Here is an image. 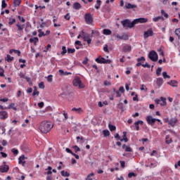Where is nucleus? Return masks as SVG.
Returning a JSON list of instances; mask_svg holds the SVG:
<instances>
[{
	"label": "nucleus",
	"mask_w": 180,
	"mask_h": 180,
	"mask_svg": "<svg viewBox=\"0 0 180 180\" xmlns=\"http://www.w3.org/2000/svg\"><path fill=\"white\" fill-rule=\"evenodd\" d=\"M72 148H74L75 153H78V151H81V148H79L78 146H72Z\"/></svg>",
	"instance_id": "45"
},
{
	"label": "nucleus",
	"mask_w": 180,
	"mask_h": 180,
	"mask_svg": "<svg viewBox=\"0 0 180 180\" xmlns=\"http://www.w3.org/2000/svg\"><path fill=\"white\" fill-rule=\"evenodd\" d=\"M52 169H53V167H51V166H49L48 168L45 169V171H47V172H44V174L51 175V174H53Z\"/></svg>",
	"instance_id": "17"
},
{
	"label": "nucleus",
	"mask_w": 180,
	"mask_h": 180,
	"mask_svg": "<svg viewBox=\"0 0 180 180\" xmlns=\"http://www.w3.org/2000/svg\"><path fill=\"white\" fill-rule=\"evenodd\" d=\"M75 44H76V46H82V43H81V41H76L75 42Z\"/></svg>",
	"instance_id": "58"
},
{
	"label": "nucleus",
	"mask_w": 180,
	"mask_h": 180,
	"mask_svg": "<svg viewBox=\"0 0 180 180\" xmlns=\"http://www.w3.org/2000/svg\"><path fill=\"white\" fill-rule=\"evenodd\" d=\"M148 58L153 63H156L158 61V54L155 51H150L148 53Z\"/></svg>",
	"instance_id": "3"
},
{
	"label": "nucleus",
	"mask_w": 180,
	"mask_h": 180,
	"mask_svg": "<svg viewBox=\"0 0 180 180\" xmlns=\"http://www.w3.org/2000/svg\"><path fill=\"white\" fill-rule=\"evenodd\" d=\"M130 51H131V46L126 44L122 46V53H130Z\"/></svg>",
	"instance_id": "10"
},
{
	"label": "nucleus",
	"mask_w": 180,
	"mask_h": 180,
	"mask_svg": "<svg viewBox=\"0 0 180 180\" xmlns=\"http://www.w3.org/2000/svg\"><path fill=\"white\" fill-rule=\"evenodd\" d=\"M146 122L150 126H154V124H155V122H157V119L153 118V116L151 115H148L146 117Z\"/></svg>",
	"instance_id": "4"
},
{
	"label": "nucleus",
	"mask_w": 180,
	"mask_h": 180,
	"mask_svg": "<svg viewBox=\"0 0 180 180\" xmlns=\"http://www.w3.org/2000/svg\"><path fill=\"white\" fill-rule=\"evenodd\" d=\"M96 61L98 64H105V58H96Z\"/></svg>",
	"instance_id": "23"
},
{
	"label": "nucleus",
	"mask_w": 180,
	"mask_h": 180,
	"mask_svg": "<svg viewBox=\"0 0 180 180\" xmlns=\"http://www.w3.org/2000/svg\"><path fill=\"white\" fill-rule=\"evenodd\" d=\"M104 85H105V86H108L109 85H111V83L109 81H105Z\"/></svg>",
	"instance_id": "62"
},
{
	"label": "nucleus",
	"mask_w": 180,
	"mask_h": 180,
	"mask_svg": "<svg viewBox=\"0 0 180 180\" xmlns=\"http://www.w3.org/2000/svg\"><path fill=\"white\" fill-rule=\"evenodd\" d=\"M162 71V68H158L156 70V75L160 77L161 75V72Z\"/></svg>",
	"instance_id": "37"
},
{
	"label": "nucleus",
	"mask_w": 180,
	"mask_h": 180,
	"mask_svg": "<svg viewBox=\"0 0 180 180\" xmlns=\"http://www.w3.org/2000/svg\"><path fill=\"white\" fill-rule=\"evenodd\" d=\"M136 60L138 63H144V61H146V58H144V56H142L141 58H138Z\"/></svg>",
	"instance_id": "40"
},
{
	"label": "nucleus",
	"mask_w": 180,
	"mask_h": 180,
	"mask_svg": "<svg viewBox=\"0 0 180 180\" xmlns=\"http://www.w3.org/2000/svg\"><path fill=\"white\" fill-rule=\"evenodd\" d=\"M39 88L40 89H44V82H41L39 84Z\"/></svg>",
	"instance_id": "48"
},
{
	"label": "nucleus",
	"mask_w": 180,
	"mask_h": 180,
	"mask_svg": "<svg viewBox=\"0 0 180 180\" xmlns=\"http://www.w3.org/2000/svg\"><path fill=\"white\" fill-rule=\"evenodd\" d=\"M38 32L39 33L38 34L39 37H43V36H44V32L43 31H41V30H38Z\"/></svg>",
	"instance_id": "44"
},
{
	"label": "nucleus",
	"mask_w": 180,
	"mask_h": 180,
	"mask_svg": "<svg viewBox=\"0 0 180 180\" xmlns=\"http://www.w3.org/2000/svg\"><path fill=\"white\" fill-rule=\"evenodd\" d=\"M134 124H141V125H143L144 124V122L141 120H138L137 122H136L134 123Z\"/></svg>",
	"instance_id": "57"
},
{
	"label": "nucleus",
	"mask_w": 180,
	"mask_h": 180,
	"mask_svg": "<svg viewBox=\"0 0 180 180\" xmlns=\"http://www.w3.org/2000/svg\"><path fill=\"white\" fill-rule=\"evenodd\" d=\"M103 134L104 137H109L110 136V132L108 129H105L103 131Z\"/></svg>",
	"instance_id": "27"
},
{
	"label": "nucleus",
	"mask_w": 180,
	"mask_h": 180,
	"mask_svg": "<svg viewBox=\"0 0 180 180\" xmlns=\"http://www.w3.org/2000/svg\"><path fill=\"white\" fill-rule=\"evenodd\" d=\"M68 53L69 54H74V53H75V49L68 48Z\"/></svg>",
	"instance_id": "39"
},
{
	"label": "nucleus",
	"mask_w": 180,
	"mask_h": 180,
	"mask_svg": "<svg viewBox=\"0 0 180 180\" xmlns=\"http://www.w3.org/2000/svg\"><path fill=\"white\" fill-rule=\"evenodd\" d=\"M53 126L51 125V122H50L43 121L40 124L39 129L44 134H47L53 129Z\"/></svg>",
	"instance_id": "1"
},
{
	"label": "nucleus",
	"mask_w": 180,
	"mask_h": 180,
	"mask_svg": "<svg viewBox=\"0 0 180 180\" xmlns=\"http://www.w3.org/2000/svg\"><path fill=\"white\" fill-rule=\"evenodd\" d=\"M18 19H19V20L22 22V23H25L26 22V20H25V18L23 17H21L20 15L18 16Z\"/></svg>",
	"instance_id": "54"
},
{
	"label": "nucleus",
	"mask_w": 180,
	"mask_h": 180,
	"mask_svg": "<svg viewBox=\"0 0 180 180\" xmlns=\"http://www.w3.org/2000/svg\"><path fill=\"white\" fill-rule=\"evenodd\" d=\"M120 164H121L122 168H124V167H126V162L124 161H120Z\"/></svg>",
	"instance_id": "55"
},
{
	"label": "nucleus",
	"mask_w": 180,
	"mask_h": 180,
	"mask_svg": "<svg viewBox=\"0 0 180 180\" xmlns=\"http://www.w3.org/2000/svg\"><path fill=\"white\" fill-rule=\"evenodd\" d=\"M110 11H111L110 7H109V6H108V5H104L103 6V8H101V11L103 13H109L110 12Z\"/></svg>",
	"instance_id": "12"
},
{
	"label": "nucleus",
	"mask_w": 180,
	"mask_h": 180,
	"mask_svg": "<svg viewBox=\"0 0 180 180\" xmlns=\"http://www.w3.org/2000/svg\"><path fill=\"white\" fill-rule=\"evenodd\" d=\"M39 108H43L44 106V102H40L38 103Z\"/></svg>",
	"instance_id": "63"
},
{
	"label": "nucleus",
	"mask_w": 180,
	"mask_h": 180,
	"mask_svg": "<svg viewBox=\"0 0 180 180\" xmlns=\"http://www.w3.org/2000/svg\"><path fill=\"white\" fill-rule=\"evenodd\" d=\"M71 95V93H70L68 91H62L59 96H61V98H68V96Z\"/></svg>",
	"instance_id": "13"
},
{
	"label": "nucleus",
	"mask_w": 180,
	"mask_h": 180,
	"mask_svg": "<svg viewBox=\"0 0 180 180\" xmlns=\"http://www.w3.org/2000/svg\"><path fill=\"white\" fill-rule=\"evenodd\" d=\"M142 67H143V68H151V65L146 63V64H142Z\"/></svg>",
	"instance_id": "50"
},
{
	"label": "nucleus",
	"mask_w": 180,
	"mask_h": 180,
	"mask_svg": "<svg viewBox=\"0 0 180 180\" xmlns=\"http://www.w3.org/2000/svg\"><path fill=\"white\" fill-rule=\"evenodd\" d=\"M147 22H148V19L144 18H139L134 20L135 25H137V23H147Z\"/></svg>",
	"instance_id": "8"
},
{
	"label": "nucleus",
	"mask_w": 180,
	"mask_h": 180,
	"mask_svg": "<svg viewBox=\"0 0 180 180\" xmlns=\"http://www.w3.org/2000/svg\"><path fill=\"white\" fill-rule=\"evenodd\" d=\"M11 151L14 154V155H18V154H19V151L17 149L13 148Z\"/></svg>",
	"instance_id": "52"
},
{
	"label": "nucleus",
	"mask_w": 180,
	"mask_h": 180,
	"mask_svg": "<svg viewBox=\"0 0 180 180\" xmlns=\"http://www.w3.org/2000/svg\"><path fill=\"white\" fill-rule=\"evenodd\" d=\"M84 19L87 25H91V23L94 22V20L92 19V15H91V13H86L84 15Z\"/></svg>",
	"instance_id": "5"
},
{
	"label": "nucleus",
	"mask_w": 180,
	"mask_h": 180,
	"mask_svg": "<svg viewBox=\"0 0 180 180\" xmlns=\"http://www.w3.org/2000/svg\"><path fill=\"white\" fill-rule=\"evenodd\" d=\"M125 151H126L127 153H131V151H133V150H132L131 148H130L129 146H127V147L125 148Z\"/></svg>",
	"instance_id": "53"
},
{
	"label": "nucleus",
	"mask_w": 180,
	"mask_h": 180,
	"mask_svg": "<svg viewBox=\"0 0 180 180\" xmlns=\"http://www.w3.org/2000/svg\"><path fill=\"white\" fill-rule=\"evenodd\" d=\"M115 94H116L117 95V98H120V96H122V94H124V91H114Z\"/></svg>",
	"instance_id": "30"
},
{
	"label": "nucleus",
	"mask_w": 180,
	"mask_h": 180,
	"mask_svg": "<svg viewBox=\"0 0 180 180\" xmlns=\"http://www.w3.org/2000/svg\"><path fill=\"white\" fill-rule=\"evenodd\" d=\"M88 61L89 59L86 57L85 59L82 61V64H84V65H86V64H88Z\"/></svg>",
	"instance_id": "56"
},
{
	"label": "nucleus",
	"mask_w": 180,
	"mask_h": 180,
	"mask_svg": "<svg viewBox=\"0 0 180 180\" xmlns=\"http://www.w3.org/2000/svg\"><path fill=\"white\" fill-rule=\"evenodd\" d=\"M161 13L163 16H165V18H166V19H168V13H165L164 10H161Z\"/></svg>",
	"instance_id": "49"
},
{
	"label": "nucleus",
	"mask_w": 180,
	"mask_h": 180,
	"mask_svg": "<svg viewBox=\"0 0 180 180\" xmlns=\"http://www.w3.org/2000/svg\"><path fill=\"white\" fill-rule=\"evenodd\" d=\"M22 4V0H13V5L15 6H19Z\"/></svg>",
	"instance_id": "28"
},
{
	"label": "nucleus",
	"mask_w": 180,
	"mask_h": 180,
	"mask_svg": "<svg viewBox=\"0 0 180 180\" xmlns=\"http://www.w3.org/2000/svg\"><path fill=\"white\" fill-rule=\"evenodd\" d=\"M103 33L104 34H105V36H109V35L112 34V31L109 29H104L103 30Z\"/></svg>",
	"instance_id": "25"
},
{
	"label": "nucleus",
	"mask_w": 180,
	"mask_h": 180,
	"mask_svg": "<svg viewBox=\"0 0 180 180\" xmlns=\"http://www.w3.org/2000/svg\"><path fill=\"white\" fill-rule=\"evenodd\" d=\"M73 9H75L76 11H79L81 8H82V6H81V4L78 2H75L72 6Z\"/></svg>",
	"instance_id": "14"
},
{
	"label": "nucleus",
	"mask_w": 180,
	"mask_h": 180,
	"mask_svg": "<svg viewBox=\"0 0 180 180\" xmlns=\"http://www.w3.org/2000/svg\"><path fill=\"white\" fill-rule=\"evenodd\" d=\"M108 127H109L110 131H115V130H116V126L112 125V124H110V122L109 124H108Z\"/></svg>",
	"instance_id": "32"
},
{
	"label": "nucleus",
	"mask_w": 180,
	"mask_h": 180,
	"mask_svg": "<svg viewBox=\"0 0 180 180\" xmlns=\"http://www.w3.org/2000/svg\"><path fill=\"white\" fill-rule=\"evenodd\" d=\"M4 165L0 166V172H8L9 171V166L6 164V162H4Z\"/></svg>",
	"instance_id": "9"
},
{
	"label": "nucleus",
	"mask_w": 180,
	"mask_h": 180,
	"mask_svg": "<svg viewBox=\"0 0 180 180\" xmlns=\"http://www.w3.org/2000/svg\"><path fill=\"white\" fill-rule=\"evenodd\" d=\"M8 109H13V110H18V109L15 107V103H11L9 105Z\"/></svg>",
	"instance_id": "42"
},
{
	"label": "nucleus",
	"mask_w": 180,
	"mask_h": 180,
	"mask_svg": "<svg viewBox=\"0 0 180 180\" xmlns=\"http://www.w3.org/2000/svg\"><path fill=\"white\" fill-rule=\"evenodd\" d=\"M21 150L25 153H29V151H30V149H29V147H27V145L26 144H24L21 146Z\"/></svg>",
	"instance_id": "21"
},
{
	"label": "nucleus",
	"mask_w": 180,
	"mask_h": 180,
	"mask_svg": "<svg viewBox=\"0 0 180 180\" xmlns=\"http://www.w3.org/2000/svg\"><path fill=\"white\" fill-rule=\"evenodd\" d=\"M132 176H137V174L134 172H130L128 174V178H131Z\"/></svg>",
	"instance_id": "47"
},
{
	"label": "nucleus",
	"mask_w": 180,
	"mask_h": 180,
	"mask_svg": "<svg viewBox=\"0 0 180 180\" xmlns=\"http://www.w3.org/2000/svg\"><path fill=\"white\" fill-rule=\"evenodd\" d=\"M73 84H74L75 86H79V88H80V89L84 88V84H82L81 79H75L73 81Z\"/></svg>",
	"instance_id": "7"
},
{
	"label": "nucleus",
	"mask_w": 180,
	"mask_h": 180,
	"mask_svg": "<svg viewBox=\"0 0 180 180\" xmlns=\"http://www.w3.org/2000/svg\"><path fill=\"white\" fill-rule=\"evenodd\" d=\"M65 151H67L68 153H69V154H74V153L72 152V150H71V149H70V148H67L66 149H65Z\"/></svg>",
	"instance_id": "60"
},
{
	"label": "nucleus",
	"mask_w": 180,
	"mask_h": 180,
	"mask_svg": "<svg viewBox=\"0 0 180 180\" xmlns=\"http://www.w3.org/2000/svg\"><path fill=\"white\" fill-rule=\"evenodd\" d=\"M153 36H154V32H153V29L151 28L146 31L143 34L144 39H148V37Z\"/></svg>",
	"instance_id": "6"
},
{
	"label": "nucleus",
	"mask_w": 180,
	"mask_h": 180,
	"mask_svg": "<svg viewBox=\"0 0 180 180\" xmlns=\"http://www.w3.org/2000/svg\"><path fill=\"white\" fill-rule=\"evenodd\" d=\"M168 85H171V86H178V82L176 80H171L167 82Z\"/></svg>",
	"instance_id": "22"
},
{
	"label": "nucleus",
	"mask_w": 180,
	"mask_h": 180,
	"mask_svg": "<svg viewBox=\"0 0 180 180\" xmlns=\"http://www.w3.org/2000/svg\"><path fill=\"white\" fill-rule=\"evenodd\" d=\"M0 117L3 120L8 119V112L6 111L0 112Z\"/></svg>",
	"instance_id": "16"
},
{
	"label": "nucleus",
	"mask_w": 180,
	"mask_h": 180,
	"mask_svg": "<svg viewBox=\"0 0 180 180\" xmlns=\"http://www.w3.org/2000/svg\"><path fill=\"white\" fill-rule=\"evenodd\" d=\"M65 19H66V20H70V13H67L65 15Z\"/></svg>",
	"instance_id": "61"
},
{
	"label": "nucleus",
	"mask_w": 180,
	"mask_h": 180,
	"mask_svg": "<svg viewBox=\"0 0 180 180\" xmlns=\"http://www.w3.org/2000/svg\"><path fill=\"white\" fill-rule=\"evenodd\" d=\"M38 41H39V38L37 37L30 39V43H33L34 46H37Z\"/></svg>",
	"instance_id": "15"
},
{
	"label": "nucleus",
	"mask_w": 180,
	"mask_h": 180,
	"mask_svg": "<svg viewBox=\"0 0 180 180\" xmlns=\"http://www.w3.org/2000/svg\"><path fill=\"white\" fill-rule=\"evenodd\" d=\"M89 37V34H86V35H84L83 37V40L84 41H86V40H88V38Z\"/></svg>",
	"instance_id": "59"
},
{
	"label": "nucleus",
	"mask_w": 180,
	"mask_h": 180,
	"mask_svg": "<svg viewBox=\"0 0 180 180\" xmlns=\"http://www.w3.org/2000/svg\"><path fill=\"white\" fill-rule=\"evenodd\" d=\"M121 24L122 25L124 28L129 27V29H133L134 27V20L131 22L129 19H125L121 21Z\"/></svg>",
	"instance_id": "2"
},
{
	"label": "nucleus",
	"mask_w": 180,
	"mask_h": 180,
	"mask_svg": "<svg viewBox=\"0 0 180 180\" xmlns=\"http://www.w3.org/2000/svg\"><path fill=\"white\" fill-rule=\"evenodd\" d=\"M125 7L127 8V9H134V8H137L136 5L134 4H131L130 3H128Z\"/></svg>",
	"instance_id": "24"
},
{
	"label": "nucleus",
	"mask_w": 180,
	"mask_h": 180,
	"mask_svg": "<svg viewBox=\"0 0 180 180\" xmlns=\"http://www.w3.org/2000/svg\"><path fill=\"white\" fill-rule=\"evenodd\" d=\"M8 6V4H6L5 0H2L1 1V9H5Z\"/></svg>",
	"instance_id": "41"
},
{
	"label": "nucleus",
	"mask_w": 180,
	"mask_h": 180,
	"mask_svg": "<svg viewBox=\"0 0 180 180\" xmlns=\"http://www.w3.org/2000/svg\"><path fill=\"white\" fill-rule=\"evenodd\" d=\"M8 20H9L8 24L10 25V26H12V25H13V23L16 22L15 18H8Z\"/></svg>",
	"instance_id": "34"
},
{
	"label": "nucleus",
	"mask_w": 180,
	"mask_h": 180,
	"mask_svg": "<svg viewBox=\"0 0 180 180\" xmlns=\"http://www.w3.org/2000/svg\"><path fill=\"white\" fill-rule=\"evenodd\" d=\"M60 174L62 175V176H70V173H68V172H65L64 170H62L60 172Z\"/></svg>",
	"instance_id": "33"
},
{
	"label": "nucleus",
	"mask_w": 180,
	"mask_h": 180,
	"mask_svg": "<svg viewBox=\"0 0 180 180\" xmlns=\"http://www.w3.org/2000/svg\"><path fill=\"white\" fill-rule=\"evenodd\" d=\"M46 180H53V176H51V175H48L46 176Z\"/></svg>",
	"instance_id": "64"
},
{
	"label": "nucleus",
	"mask_w": 180,
	"mask_h": 180,
	"mask_svg": "<svg viewBox=\"0 0 180 180\" xmlns=\"http://www.w3.org/2000/svg\"><path fill=\"white\" fill-rule=\"evenodd\" d=\"M62 50H63V51L61 52L62 56H64L65 54H67V48L65 46H63L62 47Z\"/></svg>",
	"instance_id": "43"
},
{
	"label": "nucleus",
	"mask_w": 180,
	"mask_h": 180,
	"mask_svg": "<svg viewBox=\"0 0 180 180\" xmlns=\"http://www.w3.org/2000/svg\"><path fill=\"white\" fill-rule=\"evenodd\" d=\"M17 26V30L18 32H23V29L25 28V25H20V23H17L16 24Z\"/></svg>",
	"instance_id": "18"
},
{
	"label": "nucleus",
	"mask_w": 180,
	"mask_h": 180,
	"mask_svg": "<svg viewBox=\"0 0 180 180\" xmlns=\"http://www.w3.org/2000/svg\"><path fill=\"white\" fill-rule=\"evenodd\" d=\"M101 4H102V1L97 0L96 5L95 6L96 9H100Z\"/></svg>",
	"instance_id": "29"
},
{
	"label": "nucleus",
	"mask_w": 180,
	"mask_h": 180,
	"mask_svg": "<svg viewBox=\"0 0 180 180\" xmlns=\"http://www.w3.org/2000/svg\"><path fill=\"white\" fill-rule=\"evenodd\" d=\"M46 79H47L48 82H53V75H49L46 77Z\"/></svg>",
	"instance_id": "46"
},
{
	"label": "nucleus",
	"mask_w": 180,
	"mask_h": 180,
	"mask_svg": "<svg viewBox=\"0 0 180 180\" xmlns=\"http://www.w3.org/2000/svg\"><path fill=\"white\" fill-rule=\"evenodd\" d=\"M163 82H164V80L161 77L158 78L156 80V84L159 88L160 86H161V85H162Z\"/></svg>",
	"instance_id": "20"
},
{
	"label": "nucleus",
	"mask_w": 180,
	"mask_h": 180,
	"mask_svg": "<svg viewBox=\"0 0 180 180\" xmlns=\"http://www.w3.org/2000/svg\"><path fill=\"white\" fill-rule=\"evenodd\" d=\"M72 110V112H77V113H82V108H73Z\"/></svg>",
	"instance_id": "31"
},
{
	"label": "nucleus",
	"mask_w": 180,
	"mask_h": 180,
	"mask_svg": "<svg viewBox=\"0 0 180 180\" xmlns=\"http://www.w3.org/2000/svg\"><path fill=\"white\" fill-rule=\"evenodd\" d=\"M14 58L11 56V55L8 54L6 58H5L6 61H8V63H11V61H13Z\"/></svg>",
	"instance_id": "26"
},
{
	"label": "nucleus",
	"mask_w": 180,
	"mask_h": 180,
	"mask_svg": "<svg viewBox=\"0 0 180 180\" xmlns=\"http://www.w3.org/2000/svg\"><path fill=\"white\" fill-rule=\"evenodd\" d=\"M176 123H178V119H176V117L172 118L169 122V124L172 126V127H175Z\"/></svg>",
	"instance_id": "11"
},
{
	"label": "nucleus",
	"mask_w": 180,
	"mask_h": 180,
	"mask_svg": "<svg viewBox=\"0 0 180 180\" xmlns=\"http://www.w3.org/2000/svg\"><path fill=\"white\" fill-rule=\"evenodd\" d=\"M162 75H163V78H165V79H167V78H168L169 79L171 78V76L168 75L167 72H163Z\"/></svg>",
	"instance_id": "38"
},
{
	"label": "nucleus",
	"mask_w": 180,
	"mask_h": 180,
	"mask_svg": "<svg viewBox=\"0 0 180 180\" xmlns=\"http://www.w3.org/2000/svg\"><path fill=\"white\" fill-rule=\"evenodd\" d=\"M4 72L5 70L2 68H0V77H5Z\"/></svg>",
	"instance_id": "51"
},
{
	"label": "nucleus",
	"mask_w": 180,
	"mask_h": 180,
	"mask_svg": "<svg viewBox=\"0 0 180 180\" xmlns=\"http://www.w3.org/2000/svg\"><path fill=\"white\" fill-rule=\"evenodd\" d=\"M174 33L178 37L179 40H180V28L176 29Z\"/></svg>",
	"instance_id": "35"
},
{
	"label": "nucleus",
	"mask_w": 180,
	"mask_h": 180,
	"mask_svg": "<svg viewBox=\"0 0 180 180\" xmlns=\"http://www.w3.org/2000/svg\"><path fill=\"white\" fill-rule=\"evenodd\" d=\"M164 20V17L162 16H158L153 18V22H158V20Z\"/></svg>",
	"instance_id": "36"
},
{
	"label": "nucleus",
	"mask_w": 180,
	"mask_h": 180,
	"mask_svg": "<svg viewBox=\"0 0 180 180\" xmlns=\"http://www.w3.org/2000/svg\"><path fill=\"white\" fill-rule=\"evenodd\" d=\"M25 158H26L25 157V155H22V156H20V158H19V164H22V166H25V164H26V161H23V160H25Z\"/></svg>",
	"instance_id": "19"
}]
</instances>
